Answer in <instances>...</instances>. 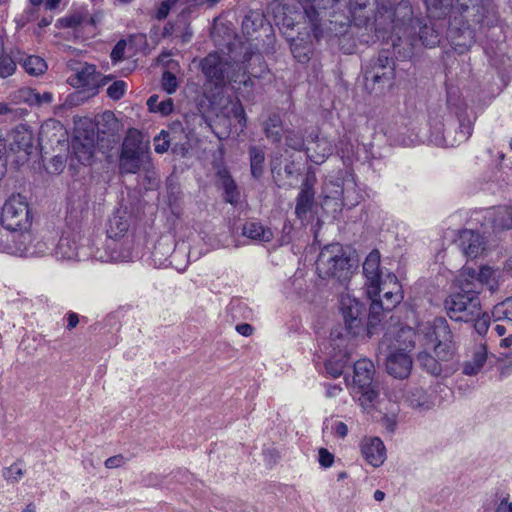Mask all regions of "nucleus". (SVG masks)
Returning a JSON list of instances; mask_svg holds the SVG:
<instances>
[{
	"label": "nucleus",
	"mask_w": 512,
	"mask_h": 512,
	"mask_svg": "<svg viewBox=\"0 0 512 512\" xmlns=\"http://www.w3.org/2000/svg\"><path fill=\"white\" fill-rule=\"evenodd\" d=\"M428 123L429 140L439 147H454L464 143L473 132V120L463 106H456L446 118L441 114L440 108L431 109Z\"/></svg>",
	"instance_id": "obj_1"
},
{
	"label": "nucleus",
	"mask_w": 512,
	"mask_h": 512,
	"mask_svg": "<svg viewBox=\"0 0 512 512\" xmlns=\"http://www.w3.org/2000/svg\"><path fill=\"white\" fill-rule=\"evenodd\" d=\"M356 267L355 260L339 243L325 246L316 260V270L320 278H333L341 284L350 280Z\"/></svg>",
	"instance_id": "obj_2"
},
{
	"label": "nucleus",
	"mask_w": 512,
	"mask_h": 512,
	"mask_svg": "<svg viewBox=\"0 0 512 512\" xmlns=\"http://www.w3.org/2000/svg\"><path fill=\"white\" fill-rule=\"evenodd\" d=\"M340 309L343 315L345 329L351 336L366 335L372 337L378 333L381 324H375L370 327L372 315V302L369 308L367 304L351 297L349 294L342 295L340 300Z\"/></svg>",
	"instance_id": "obj_3"
},
{
	"label": "nucleus",
	"mask_w": 512,
	"mask_h": 512,
	"mask_svg": "<svg viewBox=\"0 0 512 512\" xmlns=\"http://www.w3.org/2000/svg\"><path fill=\"white\" fill-rule=\"evenodd\" d=\"M150 163L149 146L137 129H130L123 139L119 154V172L136 174Z\"/></svg>",
	"instance_id": "obj_4"
},
{
	"label": "nucleus",
	"mask_w": 512,
	"mask_h": 512,
	"mask_svg": "<svg viewBox=\"0 0 512 512\" xmlns=\"http://www.w3.org/2000/svg\"><path fill=\"white\" fill-rule=\"evenodd\" d=\"M449 318L456 322L469 323L481 315V301L477 291L464 288L458 283V289L449 294L444 301Z\"/></svg>",
	"instance_id": "obj_5"
},
{
	"label": "nucleus",
	"mask_w": 512,
	"mask_h": 512,
	"mask_svg": "<svg viewBox=\"0 0 512 512\" xmlns=\"http://www.w3.org/2000/svg\"><path fill=\"white\" fill-rule=\"evenodd\" d=\"M365 86L372 91L390 87L395 78V63L388 49L381 50L362 66Z\"/></svg>",
	"instance_id": "obj_6"
},
{
	"label": "nucleus",
	"mask_w": 512,
	"mask_h": 512,
	"mask_svg": "<svg viewBox=\"0 0 512 512\" xmlns=\"http://www.w3.org/2000/svg\"><path fill=\"white\" fill-rule=\"evenodd\" d=\"M209 126L219 140L227 139L235 123L246 126V114L240 101L226 100L219 109H215Z\"/></svg>",
	"instance_id": "obj_7"
},
{
	"label": "nucleus",
	"mask_w": 512,
	"mask_h": 512,
	"mask_svg": "<svg viewBox=\"0 0 512 512\" xmlns=\"http://www.w3.org/2000/svg\"><path fill=\"white\" fill-rule=\"evenodd\" d=\"M427 339L433 343V351L441 360H452L456 353V344L451 328L444 317H436L429 324Z\"/></svg>",
	"instance_id": "obj_8"
},
{
	"label": "nucleus",
	"mask_w": 512,
	"mask_h": 512,
	"mask_svg": "<svg viewBox=\"0 0 512 512\" xmlns=\"http://www.w3.org/2000/svg\"><path fill=\"white\" fill-rule=\"evenodd\" d=\"M374 364L368 359H360L354 364V390L360 394L359 401L364 407L374 404L378 398L377 384L373 381Z\"/></svg>",
	"instance_id": "obj_9"
},
{
	"label": "nucleus",
	"mask_w": 512,
	"mask_h": 512,
	"mask_svg": "<svg viewBox=\"0 0 512 512\" xmlns=\"http://www.w3.org/2000/svg\"><path fill=\"white\" fill-rule=\"evenodd\" d=\"M0 223L7 231H18L31 226V216L26 198L12 195L3 205Z\"/></svg>",
	"instance_id": "obj_10"
},
{
	"label": "nucleus",
	"mask_w": 512,
	"mask_h": 512,
	"mask_svg": "<svg viewBox=\"0 0 512 512\" xmlns=\"http://www.w3.org/2000/svg\"><path fill=\"white\" fill-rule=\"evenodd\" d=\"M200 67L208 82L215 87H224L227 83L236 81L231 75L233 65L217 52L209 53L204 57L200 62Z\"/></svg>",
	"instance_id": "obj_11"
},
{
	"label": "nucleus",
	"mask_w": 512,
	"mask_h": 512,
	"mask_svg": "<svg viewBox=\"0 0 512 512\" xmlns=\"http://www.w3.org/2000/svg\"><path fill=\"white\" fill-rule=\"evenodd\" d=\"M458 283L464 284V288L477 291V294L487 286L491 292L498 289L496 280V271L489 266H481L479 270L474 268H465L457 279Z\"/></svg>",
	"instance_id": "obj_12"
},
{
	"label": "nucleus",
	"mask_w": 512,
	"mask_h": 512,
	"mask_svg": "<svg viewBox=\"0 0 512 512\" xmlns=\"http://www.w3.org/2000/svg\"><path fill=\"white\" fill-rule=\"evenodd\" d=\"M95 151L94 129L76 128L71 140V156L80 164H90Z\"/></svg>",
	"instance_id": "obj_13"
},
{
	"label": "nucleus",
	"mask_w": 512,
	"mask_h": 512,
	"mask_svg": "<svg viewBox=\"0 0 512 512\" xmlns=\"http://www.w3.org/2000/svg\"><path fill=\"white\" fill-rule=\"evenodd\" d=\"M13 232V255L33 257L43 255L48 249L46 243L36 241V237L29 228Z\"/></svg>",
	"instance_id": "obj_14"
},
{
	"label": "nucleus",
	"mask_w": 512,
	"mask_h": 512,
	"mask_svg": "<svg viewBox=\"0 0 512 512\" xmlns=\"http://www.w3.org/2000/svg\"><path fill=\"white\" fill-rule=\"evenodd\" d=\"M305 134H307L305 148L307 159L317 165L323 164L333 153L332 142L327 137L320 136L317 129L305 131Z\"/></svg>",
	"instance_id": "obj_15"
},
{
	"label": "nucleus",
	"mask_w": 512,
	"mask_h": 512,
	"mask_svg": "<svg viewBox=\"0 0 512 512\" xmlns=\"http://www.w3.org/2000/svg\"><path fill=\"white\" fill-rule=\"evenodd\" d=\"M34 149V135L25 125L16 127L10 133L9 150L18 154V161H27Z\"/></svg>",
	"instance_id": "obj_16"
},
{
	"label": "nucleus",
	"mask_w": 512,
	"mask_h": 512,
	"mask_svg": "<svg viewBox=\"0 0 512 512\" xmlns=\"http://www.w3.org/2000/svg\"><path fill=\"white\" fill-rule=\"evenodd\" d=\"M368 297L378 296L381 291L380 252L372 250L363 263Z\"/></svg>",
	"instance_id": "obj_17"
},
{
	"label": "nucleus",
	"mask_w": 512,
	"mask_h": 512,
	"mask_svg": "<svg viewBox=\"0 0 512 512\" xmlns=\"http://www.w3.org/2000/svg\"><path fill=\"white\" fill-rule=\"evenodd\" d=\"M378 296L369 297L372 302V315L370 327H374L375 324H381L384 316V312H389L394 309L403 299V296L399 292L387 291L383 295V299Z\"/></svg>",
	"instance_id": "obj_18"
},
{
	"label": "nucleus",
	"mask_w": 512,
	"mask_h": 512,
	"mask_svg": "<svg viewBox=\"0 0 512 512\" xmlns=\"http://www.w3.org/2000/svg\"><path fill=\"white\" fill-rule=\"evenodd\" d=\"M99 258L106 262H128L132 259L131 240L107 238L105 252Z\"/></svg>",
	"instance_id": "obj_19"
},
{
	"label": "nucleus",
	"mask_w": 512,
	"mask_h": 512,
	"mask_svg": "<svg viewBox=\"0 0 512 512\" xmlns=\"http://www.w3.org/2000/svg\"><path fill=\"white\" fill-rule=\"evenodd\" d=\"M386 369L394 378L405 379L411 373L412 359L404 350L398 349L387 357Z\"/></svg>",
	"instance_id": "obj_20"
},
{
	"label": "nucleus",
	"mask_w": 512,
	"mask_h": 512,
	"mask_svg": "<svg viewBox=\"0 0 512 512\" xmlns=\"http://www.w3.org/2000/svg\"><path fill=\"white\" fill-rule=\"evenodd\" d=\"M314 182V178L307 176L302 182L300 192L297 195L295 214L300 220L306 218L307 214L312 210L315 199Z\"/></svg>",
	"instance_id": "obj_21"
},
{
	"label": "nucleus",
	"mask_w": 512,
	"mask_h": 512,
	"mask_svg": "<svg viewBox=\"0 0 512 512\" xmlns=\"http://www.w3.org/2000/svg\"><path fill=\"white\" fill-rule=\"evenodd\" d=\"M458 246L465 256L476 258L485 249V242L480 233L465 229L459 234Z\"/></svg>",
	"instance_id": "obj_22"
},
{
	"label": "nucleus",
	"mask_w": 512,
	"mask_h": 512,
	"mask_svg": "<svg viewBox=\"0 0 512 512\" xmlns=\"http://www.w3.org/2000/svg\"><path fill=\"white\" fill-rule=\"evenodd\" d=\"M259 30L271 32L272 27L261 9H251L242 20V32L247 37H253Z\"/></svg>",
	"instance_id": "obj_23"
},
{
	"label": "nucleus",
	"mask_w": 512,
	"mask_h": 512,
	"mask_svg": "<svg viewBox=\"0 0 512 512\" xmlns=\"http://www.w3.org/2000/svg\"><path fill=\"white\" fill-rule=\"evenodd\" d=\"M95 76H97L96 66L85 64L81 70L68 78V83L73 87L87 90L90 95H97Z\"/></svg>",
	"instance_id": "obj_24"
},
{
	"label": "nucleus",
	"mask_w": 512,
	"mask_h": 512,
	"mask_svg": "<svg viewBox=\"0 0 512 512\" xmlns=\"http://www.w3.org/2000/svg\"><path fill=\"white\" fill-rule=\"evenodd\" d=\"M487 219L494 231L512 229V206H498L488 210Z\"/></svg>",
	"instance_id": "obj_25"
},
{
	"label": "nucleus",
	"mask_w": 512,
	"mask_h": 512,
	"mask_svg": "<svg viewBox=\"0 0 512 512\" xmlns=\"http://www.w3.org/2000/svg\"><path fill=\"white\" fill-rule=\"evenodd\" d=\"M361 452L373 467H379L385 460V446L380 438H371L362 445Z\"/></svg>",
	"instance_id": "obj_26"
},
{
	"label": "nucleus",
	"mask_w": 512,
	"mask_h": 512,
	"mask_svg": "<svg viewBox=\"0 0 512 512\" xmlns=\"http://www.w3.org/2000/svg\"><path fill=\"white\" fill-rule=\"evenodd\" d=\"M216 177L220 186L224 190V200L231 205H236L239 201L240 193L238 187L226 167L217 170Z\"/></svg>",
	"instance_id": "obj_27"
},
{
	"label": "nucleus",
	"mask_w": 512,
	"mask_h": 512,
	"mask_svg": "<svg viewBox=\"0 0 512 512\" xmlns=\"http://www.w3.org/2000/svg\"><path fill=\"white\" fill-rule=\"evenodd\" d=\"M271 173L275 184L278 187L285 185L286 180H289L295 176L294 162L286 163L282 167V155H276L271 159L270 162Z\"/></svg>",
	"instance_id": "obj_28"
},
{
	"label": "nucleus",
	"mask_w": 512,
	"mask_h": 512,
	"mask_svg": "<svg viewBox=\"0 0 512 512\" xmlns=\"http://www.w3.org/2000/svg\"><path fill=\"white\" fill-rule=\"evenodd\" d=\"M339 0H309V4L304 7L312 30L315 32L320 26V12L333 8Z\"/></svg>",
	"instance_id": "obj_29"
},
{
	"label": "nucleus",
	"mask_w": 512,
	"mask_h": 512,
	"mask_svg": "<svg viewBox=\"0 0 512 512\" xmlns=\"http://www.w3.org/2000/svg\"><path fill=\"white\" fill-rule=\"evenodd\" d=\"M263 131L266 138L272 143L279 144L282 141L285 131L279 113L273 112L268 116L263 123Z\"/></svg>",
	"instance_id": "obj_30"
},
{
	"label": "nucleus",
	"mask_w": 512,
	"mask_h": 512,
	"mask_svg": "<svg viewBox=\"0 0 512 512\" xmlns=\"http://www.w3.org/2000/svg\"><path fill=\"white\" fill-rule=\"evenodd\" d=\"M416 23L419 28V39L424 46L432 48L439 44L441 35L432 22L416 19Z\"/></svg>",
	"instance_id": "obj_31"
},
{
	"label": "nucleus",
	"mask_w": 512,
	"mask_h": 512,
	"mask_svg": "<svg viewBox=\"0 0 512 512\" xmlns=\"http://www.w3.org/2000/svg\"><path fill=\"white\" fill-rule=\"evenodd\" d=\"M242 234L252 240L261 242H270L273 239L272 230L256 221L246 222L243 225Z\"/></svg>",
	"instance_id": "obj_32"
},
{
	"label": "nucleus",
	"mask_w": 512,
	"mask_h": 512,
	"mask_svg": "<svg viewBox=\"0 0 512 512\" xmlns=\"http://www.w3.org/2000/svg\"><path fill=\"white\" fill-rule=\"evenodd\" d=\"M250 172L254 179L259 180L265 171V151L262 147L252 145L248 149Z\"/></svg>",
	"instance_id": "obj_33"
},
{
	"label": "nucleus",
	"mask_w": 512,
	"mask_h": 512,
	"mask_svg": "<svg viewBox=\"0 0 512 512\" xmlns=\"http://www.w3.org/2000/svg\"><path fill=\"white\" fill-rule=\"evenodd\" d=\"M130 227L129 220L126 216L114 214L108 221L106 230L107 238L111 239H128L126 236Z\"/></svg>",
	"instance_id": "obj_34"
},
{
	"label": "nucleus",
	"mask_w": 512,
	"mask_h": 512,
	"mask_svg": "<svg viewBox=\"0 0 512 512\" xmlns=\"http://www.w3.org/2000/svg\"><path fill=\"white\" fill-rule=\"evenodd\" d=\"M486 360L487 348L485 345H480L473 352L472 359L464 363L463 374L468 376L476 375L483 368Z\"/></svg>",
	"instance_id": "obj_35"
},
{
	"label": "nucleus",
	"mask_w": 512,
	"mask_h": 512,
	"mask_svg": "<svg viewBox=\"0 0 512 512\" xmlns=\"http://www.w3.org/2000/svg\"><path fill=\"white\" fill-rule=\"evenodd\" d=\"M436 357L426 351H421L417 355V362L427 373L437 377L443 371L442 363L449 362L450 360H441L438 356Z\"/></svg>",
	"instance_id": "obj_36"
},
{
	"label": "nucleus",
	"mask_w": 512,
	"mask_h": 512,
	"mask_svg": "<svg viewBox=\"0 0 512 512\" xmlns=\"http://www.w3.org/2000/svg\"><path fill=\"white\" fill-rule=\"evenodd\" d=\"M18 61L23 69L32 76H39L47 69V64L43 58L36 55H29L26 57H18Z\"/></svg>",
	"instance_id": "obj_37"
},
{
	"label": "nucleus",
	"mask_w": 512,
	"mask_h": 512,
	"mask_svg": "<svg viewBox=\"0 0 512 512\" xmlns=\"http://www.w3.org/2000/svg\"><path fill=\"white\" fill-rule=\"evenodd\" d=\"M403 397L405 401L414 408L422 407L428 402L427 392L418 385H408Z\"/></svg>",
	"instance_id": "obj_38"
},
{
	"label": "nucleus",
	"mask_w": 512,
	"mask_h": 512,
	"mask_svg": "<svg viewBox=\"0 0 512 512\" xmlns=\"http://www.w3.org/2000/svg\"><path fill=\"white\" fill-rule=\"evenodd\" d=\"M283 136L285 138V145L288 149L296 152L305 151L307 137L305 138V134L302 131L287 129Z\"/></svg>",
	"instance_id": "obj_39"
},
{
	"label": "nucleus",
	"mask_w": 512,
	"mask_h": 512,
	"mask_svg": "<svg viewBox=\"0 0 512 512\" xmlns=\"http://www.w3.org/2000/svg\"><path fill=\"white\" fill-rule=\"evenodd\" d=\"M430 16L434 18H444L448 15L453 0H423Z\"/></svg>",
	"instance_id": "obj_40"
},
{
	"label": "nucleus",
	"mask_w": 512,
	"mask_h": 512,
	"mask_svg": "<svg viewBox=\"0 0 512 512\" xmlns=\"http://www.w3.org/2000/svg\"><path fill=\"white\" fill-rule=\"evenodd\" d=\"M158 95H152L147 100V106L150 112L160 113L162 116H167L172 113L174 109V102L171 98H167L161 102L158 101Z\"/></svg>",
	"instance_id": "obj_41"
},
{
	"label": "nucleus",
	"mask_w": 512,
	"mask_h": 512,
	"mask_svg": "<svg viewBox=\"0 0 512 512\" xmlns=\"http://www.w3.org/2000/svg\"><path fill=\"white\" fill-rule=\"evenodd\" d=\"M24 100L30 105L42 106L50 104L53 101V94L51 92L39 93L34 89H25L21 91Z\"/></svg>",
	"instance_id": "obj_42"
},
{
	"label": "nucleus",
	"mask_w": 512,
	"mask_h": 512,
	"mask_svg": "<svg viewBox=\"0 0 512 512\" xmlns=\"http://www.w3.org/2000/svg\"><path fill=\"white\" fill-rule=\"evenodd\" d=\"M77 247L68 237H61L56 246V254L65 259H73L78 256Z\"/></svg>",
	"instance_id": "obj_43"
},
{
	"label": "nucleus",
	"mask_w": 512,
	"mask_h": 512,
	"mask_svg": "<svg viewBox=\"0 0 512 512\" xmlns=\"http://www.w3.org/2000/svg\"><path fill=\"white\" fill-rule=\"evenodd\" d=\"M495 321L506 319L512 323V297L496 304L492 310Z\"/></svg>",
	"instance_id": "obj_44"
},
{
	"label": "nucleus",
	"mask_w": 512,
	"mask_h": 512,
	"mask_svg": "<svg viewBox=\"0 0 512 512\" xmlns=\"http://www.w3.org/2000/svg\"><path fill=\"white\" fill-rule=\"evenodd\" d=\"M391 16L393 17V21L396 19L403 22L411 20L413 16V9L410 1L401 0L394 8Z\"/></svg>",
	"instance_id": "obj_45"
},
{
	"label": "nucleus",
	"mask_w": 512,
	"mask_h": 512,
	"mask_svg": "<svg viewBox=\"0 0 512 512\" xmlns=\"http://www.w3.org/2000/svg\"><path fill=\"white\" fill-rule=\"evenodd\" d=\"M472 10V22L479 25V27H491L494 25V20L487 15V11L484 6L477 3V6Z\"/></svg>",
	"instance_id": "obj_46"
},
{
	"label": "nucleus",
	"mask_w": 512,
	"mask_h": 512,
	"mask_svg": "<svg viewBox=\"0 0 512 512\" xmlns=\"http://www.w3.org/2000/svg\"><path fill=\"white\" fill-rule=\"evenodd\" d=\"M18 57L13 58L10 54H6L5 51L0 56V78H7L11 76L17 66Z\"/></svg>",
	"instance_id": "obj_47"
},
{
	"label": "nucleus",
	"mask_w": 512,
	"mask_h": 512,
	"mask_svg": "<svg viewBox=\"0 0 512 512\" xmlns=\"http://www.w3.org/2000/svg\"><path fill=\"white\" fill-rule=\"evenodd\" d=\"M347 362L348 357L346 355L341 356L339 359H328L325 362V369L333 378H338L342 375Z\"/></svg>",
	"instance_id": "obj_48"
},
{
	"label": "nucleus",
	"mask_w": 512,
	"mask_h": 512,
	"mask_svg": "<svg viewBox=\"0 0 512 512\" xmlns=\"http://www.w3.org/2000/svg\"><path fill=\"white\" fill-rule=\"evenodd\" d=\"M127 84L123 80H116L114 81L109 87L107 88V96L114 100L118 101L120 100L126 93Z\"/></svg>",
	"instance_id": "obj_49"
},
{
	"label": "nucleus",
	"mask_w": 512,
	"mask_h": 512,
	"mask_svg": "<svg viewBox=\"0 0 512 512\" xmlns=\"http://www.w3.org/2000/svg\"><path fill=\"white\" fill-rule=\"evenodd\" d=\"M94 96L88 94L87 90L79 89L66 97L65 105L69 107L78 106Z\"/></svg>",
	"instance_id": "obj_50"
},
{
	"label": "nucleus",
	"mask_w": 512,
	"mask_h": 512,
	"mask_svg": "<svg viewBox=\"0 0 512 512\" xmlns=\"http://www.w3.org/2000/svg\"><path fill=\"white\" fill-rule=\"evenodd\" d=\"M58 21L62 28H77L86 21V17L81 13H74L60 18Z\"/></svg>",
	"instance_id": "obj_51"
},
{
	"label": "nucleus",
	"mask_w": 512,
	"mask_h": 512,
	"mask_svg": "<svg viewBox=\"0 0 512 512\" xmlns=\"http://www.w3.org/2000/svg\"><path fill=\"white\" fill-rule=\"evenodd\" d=\"M170 134L169 132L162 130L158 136L155 137V152L163 154L168 151L170 147Z\"/></svg>",
	"instance_id": "obj_52"
},
{
	"label": "nucleus",
	"mask_w": 512,
	"mask_h": 512,
	"mask_svg": "<svg viewBox=\"0 0 512 512\" xmlns=\"http://www.w3.org/2000/svg\"><path fill=\"white\" fill-rule=\"evenodd\" d=\"M336 189L332 192V197L334 199H339L341 201L342 206L352 207L354 206L358 201H351L349 200L348 193L350 192L348 189L344 188L339 183L335 184Z\"/></svg>",
	"instance_id": "obj_53"
},
{
	"label": "nucleus",
	"mask_w": 512,
	"mask_h": 512,
	"mask_svg": "<svg viewBox=\"0 0 512 512\" xmlns=\"http://www.w3.org/2000/svg\"><path fill=\"white\" fill-rule=\"evenodd\" d=\"M161 85L163 90L168 94H172L178 87L176 76L170 71H164L162 74Z\"/></svg>",
	"instance_id": "obj_54"
},
{
	"label": "nucleus",
	"mask_w": 512,
	"mask_h": 512,
	"mask_svg": "<svg viewBox=\"0 0 512 512\" xmlns=\"http://www.w3.org/2000/svg\"><path fill=\"white\" fill-rule=\"evenodd\" d=\"M474 323V329L479 335H484L487 333L489 325H490V317L487 313H483L481 311V315L475 317L472 321Z\"/></svg>",
	"instance_id": "obj_55"
},
{
	"label": "nucleus",
	"mask_w": 512,
	"mask_h": 512,
	"mask_svg": "<svg viewBox=\"0 0 512 512\" xmlns=\"http://www.w3.org/2000/svg\"><path fill=\"white\" fill-rule=\"evenodd\" d=\"M13 243V232L8 231L3 233L0 230V252L12 254Z\"/></svg>",
	"instance_id": "obj_56"
},
{
	"label": "nucleus",
	"mask_w": 512,
	"mask_h": 512,
	"mask_svg": "<svg viewBox=\"0 0 512 512\" xmlns=\"http://www.w3.org/2000/svg\"><path fill=\"white\" fill-rule=\"evenodd\" d=\"M2 475L7 481L16 482L23 476V471L16 464H13L5 468Z\"/></svg>",
	"instance_id": "obj_57"
},
{
	"label": "nucleus",
	"mask_w": 512,
	"mask_h": 512,
	"mask_svg": "<svg viewBox=\"0 0 512 512\" xmlns=\"http://www.w3.org/2000/svg\"><path fill=\"white\" fill-rule=\"evenodd\" d=\"M125 48L126 42L124 40H120L116 43L110 54V58L113 63H117L118 61L123 59Z\"/></svg>",
	"instance_id": "obj_58"
},
{
	"label": "nucleus",
	"mask_w": 512,
	"mask_h": 512,
	"mask_svg": "<svg viewBox=\"0 0 512 512\" xmlns=\"http://www.w3.org/2000/svg\"><path fill=\"white\" fill-rule=\"evenodd\" d=\"M319 463L324 468L331 467L334 463V455L330 453L326 448H320Z\"/></svg>",
	"instance_id": "obj_59"
},
{
	"label": "nucleus",
	"mask_w": 512,
	"mask_h": 512,
	"mask_svg": "<svg viewBox=\"0 0 512 512\" xmlns=\"http://www.w3.org/2000/svg\"><path fill=\"white\" fill-rule=\"evenodd\" d=\"M461 37H463V41H460V39L456 41V46L462 47L463 49H468L474 43V35L470 29H467L463 36H460L459 38Z\"/></svg>",
	"instance_id": "obj_60"
},
{
	"label": "nucleus",
	"mask_w": 512,
	"mask_h": 512,
	"mask_svg": "<svg viewBox=\"0 0 512 512\" xmlns=\"http://www.w3.org/2000/svg\"><path fill=\"white\" fill-rule=\"evenodd\" d=\"M125 463V458L123 455H115L112 457H109L105 461V467L108 469L118 468L121 467Z\"/></svg>",
	"instance_id": "obj_61"
},
{
	"label": "nucleus",
	"mask_w": 512,
	"mask_h": 512,
	"mask_svg": "<svg viewBox=\"0 0 512 512\" xmlns=\"http://www.w3.org/2000/svg\"><path fill=\"white\" fill-rule=\"evenodd\" d=\"M291 51L293 53V56L297 59L300 63H306L309 61L310 57L307 52H302L298 45L293 44L291 46Z\"/></svg>",
	"instance_id": "obj_62"
},
{
	"label": "nucleus",
	"mask_w": 512,
	"mask_h": 512,
	"mask_svg": "<svg viewBox=\"0 0 512 512\" xmlns=\"http://www.w3.org/2000/svg\"><path fill=\"white\" fill-rule=\"evenodd\" d=\"M251 60L262 62L263 57L259 53H252V52L246 51L243 56V59H242V63L244 64L245 69H248V66H249V63Z\"/></svg>",
	"instance_id": "obj_63"
},
{
	"label": "nucleus",
	"mask_w": 512,
	"mask_h": 512,
	"mask_svg": "<svg viewBox=\"0 0 512 512\" xmlns=\"http://www.w3.org/2000/svg\"><path fill=\"white\" fill-rule=\"evenodd\" d=\"M113 79L112 75H101L97 72V76H95V88L97 91V94L99 93V89L105 85L108 84Z\"/></svg>",
	"instance_id": "obj_64"
}]
</instances>
